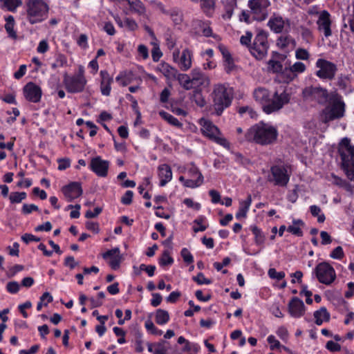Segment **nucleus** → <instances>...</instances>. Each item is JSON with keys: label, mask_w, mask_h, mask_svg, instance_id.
Segmentation results:
<instances>
[{"label": "nucleus", "mask_w": 354, "mask_h": 354, "mask_svg": "<svg viewBox=\"0 0 354 354\" xmlns=\"http://www.w3.org/2000/svg\"><path fill=\"white\" fill-rule=\"evenodd\" d=\"M304 222L300 220H293L292 225L288 227L287 230L294 235L301 236L303 235L301 227L304 226Z\"/></svg>", "instance_id": "38"}, {"label": "nucleus", "mask_w": 354, "mask_h": 354, "mask_svg": "<svg viewBox=\"0 0 354 354\" xmlns=\"http://www.w3.org/2000/svg\"><path fill=\"white\" fill-rule=\"evenodd\" d=\"M271 176L268 180L273 182L274 185L279 186H286L290 179V175L286 167L283 165H275L270 169Z\"/></svg>", "instance_id": "15"}, {"label": "nucleus", "mask_w": 354, "mask_h": 354, "mask_svg": "<svg viewBox=\"0 0 354 354\" xmlns=\"http://www.w3.org/2000/svg\"><path fill=\"white\" fill-rule=\"evenodd\" d=\"M116 82L122 86H125L132 82V73L130 71H122L115 77Z\"/></svg>", "instance_id": "37"}, {"label": "nucleus", "mask_w": 354, "mask_h": 354, "mask_svg": "<svg viewBox=\"0 0 354 354\" xmlns=\"http://www.w3.org/2000/svg\"><path fill=\"white\" fill-rule=\"evenodd\" d=\"M269 0H250L248 6L251 12L254 15V18L258 21L264 20L268 15V8L270 6Z\"/></svg>", "instance_id": "16"}, {"label": "nucleus", "mask_w": 354, "mask_h": 354, "mask_svg": "<svg viewBox=\"0 0 354 354\" xmlns=\"http://www.w3.org/2000/svg\"><path fill=\"white\" fill-rule=\"evenodd\" d=\"M20 289V285L17 281H10L7 283L6 290L11 294H16Z\"/></svg>", "instance_id": "51"}, {"label": "nucleus", "mask_w": 354, "mask_h": 354, "mask_svg": "<svg viewBox=\"0 0 354 354\" xmlns=\"http://www.w3.org/2000/svg\"><path fill=\"white\" fill-rule=\"evenodd\" d=\"M193 280L196 281L199 285L203 284H210L212 283V281L209 279H207L205 275L200 272L196 276L193 277Z\"/></svg>", "instance_id": "52"}, {"label": "nucleus", "mask_w": 354, "mask_h": 354, "mask_svg": "<svg viewBox=\"0 0 354 354\" xmlns=\"http://www.w3.org/2000/svg\"><path fill=\"white\" fill-rule=\"evenodd\" d=\"M5 22L4 28L8 36L12 39H16L17 38V34L15 28V20L14 17L12 15L6 17Z\"/></svg>", "instance_id": "28"}, {"label": "nucleus", "mask_w": 354, "mask_h": 354, "mask_svg": "<svg viewBox=\"0 0 354 354\" xmlns=\"http://www.w3.org/2000/svg\"><path fill=\"white\" fill-rule=\"evenodd\" d=\"M162 56V53L157 44H154V46L151 50V57L154 62H158Z\"/></svg>", "instance_id": "59"}, {"label": "nucleus", "mask_w": 354, "mask_h": 354, "mask_svg": "<svg viewBox=\"0 0 354 354\" xmlns=\"http://www.w3.org/2000/svg\"><path fill=\"white\" fill-rule=\"evenodd\" d=\"M302 97L304 100L308 102L325 104L330 98V93L326 88L321 86H309L303 89Z\"/></svg>", "instance_id": "8"}, {"label": "nucleus", "mask_w": 354, "mask_h": 354, "mask_svg": "<svg viewBox=\"0 0 354 354\" xmlns=\"http://www.w3.org/2000/svg\"><path fill=\"white\" fill-rule=\"evenodd\" d=\"M124 28L129 30H135L138 28V24L133 19L125 18L124 19Z\"/></svg>", "instance_id": "53"}, {"label": "nucleus", "mask_w": 354, "mask_h": 354, "mask_svg": "<svg viewBox=\"0 0 354 354\" xmlns=\"http://www.w3.org/2000/svg\"><path fill=\"white\" fill-rule=\"evenodd\" d=\"M251 230L253 232L257 243L261 244L264 241V236L257 226H252Z\"/></svg>", "instance_id": "50"}, {"label": "nucleus", "mask_w": 354, "mask_h": 354, "mask_svg": "<svg viewBox=\"0 0 354 354\" xmlns=\"http://www.w3.org/2000/svg\"><path fill=\"white\" fill-rule=\"evenodd\" d=\"M158 176L160 180L159 185L165 186L172 179V171L169 165L162 164L158 167Z\"/></svg>", "instance_id": "26"}, {"label": "nucleus", "mask_w": 354, "mask_h": 354, "mask_svg": "<svg viewBox=\"0 0 354 354\" xmlns=\"http://www.w3.org/2000/svg\"><path fill=\"white\" fill-rule=\"evenodd\" d=\"M151 4L153 7V8L160 14L167 15L169 11V8H168L167 6H165L164 3H162L160 1H152L151 2Z\"/></svg>", "instance_id": "41"}, {"label": "nucleus", "mask_w": 354, "mask_h": 354, "mask_svg": "<svg viewBox=\"0 0 354 354\" xmlns=\"http://www.w3.org/2000/svg\"><path fill=\"white\" fill-rule=\"evenodd\" d=\"M288 307L290 315L295 318L302 317L306 311L304 302L298 297H293L289 301Z\"/></svg>", "instance_id": "23"}, {"label": "nucleus", "mask_w": 354, "mask_h": 354, "mask_svg": "<svg viewBox=\"0 0 354 354\" xmlns=\"http://www.w3.org/2000/svg\"><path fill=\"white\" fill-rule=\"evenodd\" d=\"M174 263L173 258L170 256L169 250H165L159 259V264L161 266L171 265Z\"/></svg>", "instance_id": "43"}, {"label": "nucleus", "mask_w": 354, "mask_h": 354, "mask_svg": "<svg viewBox=\"0 0 354 354\" xmlns=\"http://www.w3.org/2000/svg\"><path fill=\"white\" fill-rule=\"evenodd\" d=\"M138 57L144 60L149 57V50L144 44H140L138 46Z\"/></svg>", "instance_id": "48"}, {"label": "nucleus", "mask_w": 354, "mask_h": 354, "mask_svg": "<svg viewBox=\"0 0 354 354\" xmlns=\"http://www.w3.org/2000/svg\"><path fill=\"white\" fill-rule=\"evenodd\" d=\"M344 255V254L342 248L341 246H337L332 251L330 257L335 259H341L343 258Z\"/></svg>", "instance_id": "56"}, {"label": "nucleus", "mask_w": 354, "mask_h": 354, "mask_svg": "<svg viewBox=\"0 0 354 354\" xmlns=\"http://www.w3.org/2000/svg\"><path fill=\"white\" fill-rule=\"evenodd\" d=\"M195 225L193 227L194 232H203L207 228L205 218L200 217L194 221Z\"/></svg>", "instance_id": "45"}, {"label": "nucleus", "mask_w": 354, "mask_h": 354, "mask_svg": "<svg viewBox=\"0 0 354 354\" xmlns=\"http://www.w3.org/2000/svg\"><path fill=\"white\" fill-rule=\"evenodd\" d=\"M231 261L229 257H225L223 259L222 262H214L213 266L217 271L222 270V268L228 266Z\"/></svg>", "instance_id": "58"}, {"label": "nucleus", "mask_w": 354, "mask_h": 354, "mask_svg": "<svg viewBox=\"0 0 354 354\" xmlns=\"http://www.w3.org/2000/svg\"><path fill=\"white\" fill-rule=\"evenodd\" d=\"M339 152L342 167L348 178L354 181V147L351 145L349 139H342Z\"/></svg>", "instance_id": "5"}, {"label": "nucleus", "mask_w": 354, "mask_h": 354, "mask_svg": "<svg viewBox=\"0 0 354 354\" xmlns=\"http://www.w3.org/2000/svg\"><path fill=\"white\" fill-rule=\"evenodd\" d=\"M77 43L78 46L82 49H86L88 46L87 36L84 34L80 35L78 39L77 40Z\"/></svg>", "instance_id": "62"}, {"label": "nucleus", "mask_w": 354, "mask_h": 354, "mask_svg": "<svg viewBox=\"0 0 354 354\" xmlns=\"http://www.w3.org/2000/svg\"><path fill=\"white\" fill-rule=\"evenodd\" d=\"M109 162L97 156L91 160L90 168L98 176L105 177L108 173Z\"/></svg>", "instance_id": "20"}, {"label": "nucleus", "mask_w": 354, "mask_h": 354, "mask_svg": "<svg viewBox=\"0 0 354 354\" xmlns=\"http://www.w3.org/2000/svg\"><path fill=\"white\" fill-rule=\"evenodd\" d=\"M176 80L178 81L179 84L185 90L190 91L193 88L191 84V73H178Z\"/></svg>", "instance_id": "34"}, {"label": "nucleus", "mask_w": 354, "mask_h": 354, "mask_svg": "<svg viewBox=\"0 0 354 354\" xmlns=\"http://www.w3.org/2000/svg\"><path fill=\"white\" fill-rule=\"evenodd\" d=\"M318 29L324 31V35L328 37L331 35L330 14L326 10H323L319 13L317 20Z\"/></svg>", "instance_id": "24"}, {"label": "nucleus", "mask_w": 354, "mask_h": 354, "mask_svg": "<svg viewBox=\"0 0 354 354\" xmlns=\"http://www.w3.org/2000/svg\"><path fill=\"white\" fill-rule=\"evenodd\" d=\"M62 192L67 201L71 202L82 194L81 184L78 182H72L64 186Z\"/></svg>", "instance_id": "19"}, {"label": "nucleus", "mask_w": 354, "mask_h": 354, "mask_svg": "<svg viewBox=\"0 0 354 354\" xmlns=\"http://www.w3.org/2000/svg\"><path fill=\"white\" fill-rule=\"evenodd\" d=\"M209 194L211 196V201L212 203L216 204L221 203V198L218 192L214 189H211L209 192Z\"/></svg>", "instance_id": "61"}, {"label": "nucleus", "mask_w": 354, "mask_h": 354, "mask_svg": "<svg viewBox=\"0 0 354 354\" xmlns=\"http://www.w3.org/2000/svg\"><path fill=\"white\" fill-rule=\"evenodd\" d=\"M315 324L318 326L322 325L324 322H328L330 319V314L326 308L322 307L314 313Z\"/></svg>", "instance_id": "33"}, {"label": "nucleus", "mask_w": 354, "mask_h": 354, "mask_svg": "<svg viewBox=\"0 0 354 354\" xmlns=\"http://www.w3.org/2000/svg\"><path fill=\"white\" fill-rule=\"evenodd\" d=\"M278 47L281 49H292L296 46L295 39L289 35H281L277 41Z\"/></svg>", "instance_id": "30"}, {"label": "nucleus", "mask_w": 354, "mask_h": 354, "mask_svg": "<svg viewBox=\"0 0 354 354\" xmlns=\"http://www.w3.org/2000/svg\"><path fill=\"white\" fill-rule=\"evenodd\" d=\"M166 344L167 342L165 341H160L156 343H148V351L152 354H167L168 347L166 346Z\"/></svg>", "instance_id": "29"}, {"label": "nucleus", "mask_w": 354, "mask_h": 354, "mask_svg": "<svg viewBox=\"0 0 354 354\" xmlns=\"http://www.w3.org/2000/svg\"><path fill=\"white\" fill-rule=\"evenodd\" d=\"M309 56V53L304 48H298L295 52V57L297 59L307 60Z\"/></svg>", "instance_id": "55"}, {"label": "nucleus", "mask_w": 354, "mask_h": 354, "mask_svg": "<svg viewBox=\"0 0 354 354\" xmlns=\"http://www.w3.org/2000/svg\"><path fill=\"white\" fill-rule=\"evenodd\" d=\"M267 38V33L260 30L257 34L253 43L248 46L251 55L257 59H262L267 54L268 49Z\"/></svg>", "instance_id": "9"}, {"label": "nucleus", "mask_w": 354, "mask_h": 354, "mask_svg": "<svg viewBox=\"0 0 354 354\" xmlns=\"http://www.w3.org/2000/svg\"><path fill=\"white\" fill-rule=\"evenodd\" d=\"M306 69V65L301 62H297L295 64H293L290 67V71L293 73H304Z\"/></svg>", "instance_id": "47"}, {"label": "nucleus", "mask_w": 354, "mask_h": 354, "mask_svg": "<svg viewBox=\"0 0 354 354\" xmlns=\"http://www.w3.org/2000/svg\"><path fill=\"white\" fill-rule=\"evenodd\" d=\"M216 0H200L201 8L207 16H212L214 12Z\"/></svg>", "instance_id": "36"}, {"label": "nucleus", "mask_w": 354, "mask_h": 354, "mask_svg": "<svg viewBox=\"0 0 354 354\" xmlns=\"http://www.w3.org/2000/svg\"><path fill=\"white\" fill-rule=\"evenodd\" d=\"M86 82V79H80L76 76H66L64 79L66 89L69 93L82 92L84 89Z\"/></svg>", "instance_id": "18"}, {"label": "nucleus", "mask_w": 354, "mask_h": 354, "mask_svg": "<svg viewBox=\"0 0 354 354\" xmlns=\"http://www.w3.org/2000/svg\"><path fill=\"white\" fill-rule=\"evenodd\" d=\"M100 92L104 96H109L111 91V84L113 82V79L106 70L100 71Z\"/></svg>", "instance_id": "22"}, {"label": "nucleus", "mask_w": 354, "mask_h": 354, "mask_svg": "<svg viewBox=\"0 0 354 354\" xmlns=\"http://www.w3.org/2000/svg\"><path fill=\"white\" fill-rule=\"evenodd\" d=\"M22 4V0H0V8L10 12H15Z\"/></svg>", "instance_id": "32"}, {"label": "nucleus", "mask_w": 354, "mask_h": 354, "mask_svg": "<svg viewBox=\"0 0 354 354\" xmlns=\"http://www.w3.org/2000/svg\"><path fill=\"white\" fill-rule=\"evenodd\" d=\"M299 28L303 39H304L308 43L311 42L313 39L312 30L304 26H301Z\"/></svg>", "instance_id": "44"}, {"label": "nucleus", "mask_w": 354, "mask_h": 354, "mask_svg": "<svg viewBox=\"0 0 354 354\" xmlns=\"http://www.w3.org/2000/svg\"><path fill=\"white\" fill-rule=\"evenodd\" d=\"M277 135L278 132L275 127L263 122L252 126L247 133L248 139L263 145L274 142Z\"/></svg>", "instance_id": "3"}, {"label": "nucleus", "mask_w": 354, "mask_h": 354, "mask_svg": "<svg viewBox=\"0 0 354 354\" xmlns=\"http://www.w3.org/2000/svg\"><path fill=\"white\" fill-rule=\"evenodd\" d=\"M23 94L28 102L37 103L41 100L42 91L39 86L30 82L24 86Z\"/></svg>", "instance_id": "17"}, {"label": "nucleus", "mask_w": 354, "mask_h": 354, "mask_svg": "<svg viewBox=\"0 0 354 354\" xmlns=\"http://www.w3.org/2000/svg\"><path fill=\"white\" fill-rule=\"evenodd\" d=\"M268 276L272 279L276 280H281L285 277L284 272H277L274 268H270L268 272Z\"/></svg>", "instance_id": "49"}, {"label": "nucleus", "mask_w": 354, "mask_h": 354, "mask_svg": "<svg viewBox=\"0 0 354 354\" xmlns=\"http://www.w3.org/2000/svg\"><path fill=\"white\" fill-rule=\"evenodd\" d=\"M315 273L318 281L324 284H331L336 278L334 268L328 263L322 262L315 268Z\"/></svg>", "instance_id": "12"}, {"label": "nucleus", "mask_w": 354, "mask_h": 354, "mask_svg": "<svg viewBox=\"0 0 354 354\" xmlns=\"http://www.w3.org/2000/svg\"><path fill=\"white\" fill-rule=\"evenodd\" d=\"M218 49L223 57V69L227 74L235 73L241 68L236 64V59L232 57L227 48L222 44H218Z\"/></svg>", "instance_id": "14"}, {"label": "nucleus", "mask_w": 354, "mask_h": 354, "mask_svg": "<svg viewBox=\"0 0 354 354\" xmlns=\"http://www.w3.org/2000/svg\"><path fill=\"white\" fill-rule=\"evenodd\" d=\"M181 256L185 262L192 263L194 261V257L187 248H183L181 250Z\"/></svg>", "instance_id": "57"}, {"label": "nucleus", "mask_w": 354, "mask_h": 354, "mask_svg": "<svg viewBox=\"0 0 354 354\" xmlns=\"http://www.w3.org/2000/svg\"><path fill=\"white\" fill-rule=\"evenodd\" d=\"M353 6V12L352 14L348 15L347 18H344V20H346L349 26L350 30L352 32H354V0L352 3Z\"/></svg>", "instance_id": "64"}, {"label": "nucleus", "mask_w": 354, "mask_h": 354, "mask_svg": "<svg viewBox=\"0 0 354 354\" xmlns=\"http://www.w3.org/2000/svg\"><path fill=\"white\" fill-rule=\"evenodd\" d=\"M49 3L47 0H26V19L30 24L45 21L48 16Z\"/></svg>", "instance_id": "2"}, {"label": "nucleus", "mask_w": 354, "mask_h": 354, "mask_svg": "<svg viewBox=\"0 0 354 354\" xmlns=\"http://www.w3.org/2000/svg\"><path fill=\"white\" fill-rule=\"evenodd\" d=\"M159 115L170 124L178 127H182V124L178 120L169 113L161 111L159 112Z\"/></svg>", "instance_id": "40"}, {"label": "nucleus", "mask_w": 354, "mask_h": 354, "mask_svg": "<svg viewBox=\"0 0 354 354\" xmlns=\"http://www.w3.org/2000/svg\"><path fill=\"white\" fill-rule=\"evenodd\" d=\"M187 174L189 178L193 180H196L198 178L199 175H202V174L199 171L198 169L194 165H191L188 170Z\"/></svg>", "instance_id": "54"}, {"label": "nucleus", "mask_w": 354, "mask_h": 354, "mask_svg": "<svg viewBox=\"0 0 354 354\" xmlns=\"http://www.w3.org/2000/svg\"><path fill=\"white\" fill-rule=\"evenodd\" d=\"M174 25H180L183 21V14L182 10L177 7H169V11L167 14Z\"/></svg>", "instance_id": "31"}, {"label": "nucleus", "mask_w": 354, "mask_h": 354, "mask_svg": "<svg viewBox=\"0 0 354 354\" xmlns=\"http://www.w3.org/2000/svg\"><path fill=\"white\" fill-rule=\"evenodd\" d=\"M318 70L315 75L322 80H333L335 77L337 67L333 63L324 59H318L315 64Z\"/></svg>", "instance_id": "13"}, {"label": "nucleus", "mask_w": 354, "mask_h": 354, "mask_svg": "<svg viewBox=\"0 0 354 354\" xmlns=\"http://www.w3.org/2000/svg\"><path fill=\"white\" fill-rule=\"evenodd\" d=\"M156 71L162 73L168 82L176 80L178 73L176 68L166 62L160 63L156 66Z\"/></svg>", "instance_id": "25"}, {"label": "nucleus", "mask_w": 354, "mask_h": 354, "mask_svg": "<svg viewBox=\"0 0 354 354\" xmlns=\"http://www.w3.org/2000/svg\"><path fill=\"white\" fill-rule=\"evenodd\" d=\"M179 180L183 183L185 187L196 188L203 183V175H199L198 179L193 180L191 178L185 179L184 176H181L179 178Z\"/></svg>", "instance_id": "35"}, {"label": "nucleus", "mask_w": 354, "mask_h": 354, "mask_svg": "<svg viewBox=\"0 0 354 354\" xmlns=\"http://www.w3.org/2000/svg\"><path fill=\"white\" fill-rule=\"evenodd\" d=\"M49 49V46L48 44V41L45 39L41 40L39 41L38 46L37 48V51L39 53H46Z\"/></svg>", "instance_id": "63"}, {"label": "nucleus", "mask_w": 354, "mask_h": 354, "mask_svg": "<svg viewBox=\"0 0 354 354\" xmlns=\"http://www.w3.org/2000/svg\"><path fill=\"white\" fill-rule=\"evenodd\" d=\"M172 56L174 62L182 71L186 72L192 68L193 52L191 49L185 48L181 53L176 49L173 52Z\"/></svg>", "instance_id": "11"}, {"label": "nucleus", "mask_w": 354, "mask_h": 354, "mask_svg": "<svg viewBox=\"0 0 354 354\" xmlns=\"http://www.w3.org/2000/svg\"><path fill=\"white\" fill-rule=\"evenodd\" d=\"M102 257L109 261V266L112 269L117 270L119 268L122 261V255L119 248L116 247L106 251L102 254Z\"/></svg>", "instance_id": "21"}, {"label": "nucleus", "mask_w": 354, "mask_h": 354, "mask_svg": "<svg viewBox=\"0 0 354 354\" xmlns=\"http://www.w3.org/2000/svg\"><path fill=\"white\" fill-rule=\"evenodd\" d=\"M198 122L201 127V131L205 137L227 149H230V142L223 136L220 129L212 121L202 118Z\"/></svg>", "instance_id": "6"}, {"label": "nucleus", "mask_w": 354, "mask_h": 354, "mask_svg": "<svg viewBox=\"0 0 354 354\" xmlns=\"http://www.w3.org/2000/svg\"><path fill=\"white\" fill-rule=\"evenodd\" d=\"M328 102L330 106L326 107L321 114V120L324 123L342 118L344 113L345 104L341 96L336 92L330 93V98Z\"/></svg>", "instance_id": "4"}, {"label": "nucleus", "mask_w": 354, "mask_h": 354, "mask_svg": "<svg viewBox=\"0 0 354 354\" xmlns=\"http://www.w3.org/2000/svg\"><path fill=\"white\" fill-rule=\"evenodd\" d=\"M26 198L25 192H12L10 195V201L12 203H19Z\"/></svg>", "instance_id": "46"}, {"label": "nucleus", "mask_w": 354, "mask_h": 354, "mask_svg": "<svg viewBox=\"0 0 354 354\" xmlns=\"http://www.w3.org/2000/svg\"><path fill=\"white\" fill-rule=\"evenodd\" d=\"M192 89L194 96L201 94L203 89L209 87V78L202 71L199 67H195L191 71Z\"/></svg>", "instance_id": "10"}, {"label": "nucleus", "mask_w": 354, "mask_h": 354, "mask_svg": "<svg viewBox=\"0 0 354 354\" xmlns=\"http://www.w3.org/2000/svg\"><path fill=\"white\" fill-rule=\"evenodd\" d=\"M156 322L159 325H165L169 321V313L163 309H158L155 313Z\"/></svg>", "instance_id": "39"}, {"label": "nucleus", "mask_w": 354, "mask_h": 354, "mask_svg": "<svg viewBox=\"0 0 354 354\" xmlns=\"http://www.w3.org/2000/svg\"><path fill=\"white\" fill-rule=\"evenodd\" d=\"M267 340H268V342L270 344V347L271 350L278 348L281 346L280 342L272 335H269L268 337Z\"/></svg>", "instance_id": "60"}, {"label": "nucleus", "mask_w": 354, "mask_h": 354, "mask_svg": "<svg viewBox=\"0 0 354 354\" xmlns=\"http://www.w3.org/2000/svg\"><path fill=\"white\" fill-rule=\"evenodd\" d=\"M288 22V20H286ZM286 20L280 15L274 14L268 21V26L275 33H281L285 27Z\"/></svg>", "instance_id": "27"}, {"label": "nucleus", "mask_w": 354, "mask_h": 354, "mask_svg": "<svg viewBox=\"0 0 354 354\" xmlns=\"http://www.w3.org/2000/svg\"><path fill=\"white\" fill-rule=\"evenodd\" d=\"M254 99L263 106V110L267 114L279 111L290 102V95L286 90L279 93L275 91L272 98L270 99L269 91L262 87L256 88L253 92Z\"/></svg>", "instance_id": "1"}, {"label": "nucleus", "mask_w": 354, "mask_h": 354, "mask_svg": "<svg viewBox=\"0 0 354 354\" xmlns=\"http://www.w3.org/2000/svg\"><path fill=\"white\" fill-rule=\"evenodd\" d=\"M145 328L147 332L157 336H160L162 334V330L158 329L150 319H147L145 323Z\"/></svg>", "instance_id": "42"}, {"label": "nucleus", "mask_w": 354, "mask_h": 354, "mask_svg": "<svg viewBox=\"0 0 354 354\" xmlns=\"http://www.w3.org/2000/svg\"><path fill=\"white\" fill-rule=\"evenodd\" d=\"M212 98L214 109L216 114L219 115L225 108L230 105L232 98V91L230 88L226 87L223 84H216L213 90Z\"/></svg>", "instance_id": "7"}]
</instances>
